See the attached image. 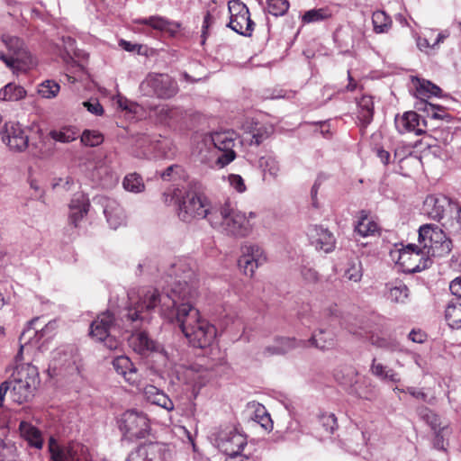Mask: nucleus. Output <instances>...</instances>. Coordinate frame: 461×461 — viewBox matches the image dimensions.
<instances>
[{
  "label": "nucleus",
  "mask_w": 461,
  "mask_h": 461,
  "mask_svg": "<svg viewBox=\"0 0 461 461\" xmlns=\"http://www.w3.org/2000/svg\"><path fill=\"white\" fill-rule=\"evenodd\" d=\"M197 283L191 263L177 259L167 272L162 291L142 290L128 310L126 321L132 330L137 329L140 322L149 321V312L158 307L160 316L176 325L190 345L199 348L211 346L216 338V328L203 318L194 306L198 297Z\"/></svg>",
  "instance_id": "f257e3e1"
},
{
  "label": "nucleus",
  "mask_w": 461,
  "mask_h": 461,
  "mask_svg": "<svg viewBox=\"0 0 461 461\" xmlns=\"http://www.w3.org/2000/svg\"><path fill=\"white\" fill-rule=\"evenodd\" d=\"M236 139L237 134L232 131L201 135L196 146L201 161L220 168L229 165L236 158L233 149Z\"/></svg>",
  "instance_id": "f03ea898"
},
{
  "label": "nucleus",
  "mask_w": 461,
  "mask_h": 461,
  "mask_svg": "<svg viewBox=\"0 0 461 461\" xmlns=\"http://www.w3.org/2000/svg\"><path fill=\"white\" fill-rule=\"evenodd\" d=\"M256 217L254 212H242L226 203L209 215V223L223 235L241 239L252 233Z\"/></svg>",
  "instance_id": "7ed1b4c3"
},
{
  "label": "nucleus",
  "mask_w": 461,
  "mask_h": 461,
  "mask_svg": "<svg viewBox=\"0 0 461 461\" xmlns=\"http://www.w3.org/2000/svg\"><path fill=\"white\" fill-rule=\"evenodd\" d=\"M6 382H9L12 400L18 404L27 402L33 398L40 384L38 368L31 364L17 365Z\"/></svg>",
  "instance_id": "20e7f679"
},
{
  "label": "nucleus",
  "mask_w": 461,
  "mask_h": 461,
  "mask_svg": "<svg viewBox=\"0 0 461 461\" xmlns=\"http://www.w3.org/2000/svg\"><path fill=\"white\" fill-rule=\"evenodd\" d=\"M1 39L9 53L6 55L0 51V59L14 74L26 72L36 65L34 59L20 38L10 34H3Z\"/></svg>",
  "instance_id": "39448f33"
},
{
  "label": "nucleus",
  "mask_w": 461,
  "mask_h": 461,
  "mask_svg": "<svg viewBox=\"0 0 461 461\" xmlns=\"http://www.w3.org/2000/svg\"><path fill=\"white\" fill-rule=\"evenodd\" d=\"M117 423L122 438L129 441L145 438L151 430L148 415L135 409L125 411L118 419Z\"/></svg>",
  "instance_id": "423d86ee"
},
{
  "label": "nucleus",
  "mask_w": 461,
  "mask_h": 461,
  "mask_svg": "<svg viewBox=\"0 0 461 461\" xmlns=\"http://www.w3.org/2000/svg\"><path fill=\"white\" fill-rule=\"evenodd\" d=\"M120 333V327L109 311L99 314L90 325V336L96 341L104 342V346L111 350L119 348L121 341L118 335Z\"/></svg>",
  "instance_id": "0eeeda50"
},
{
  "label": "nucleus",
  "mask_w": 461,
  "mask_h": 461,
  "mask_svg": "<svg viewBox=\"0 0 461 461\" xmlns=\"http://www.w3.org/2000/svg\"><path fill=\"white\" fill-rule=\"evenodd\" d=\"M391 256L409 273L420 272L431 265V256L419 244H409L391 252Z\"/></svg>",
  "instance_id": "6e6552de"
},
{
  "label": "nucleus",
  "mask_w": 461,
  "mask_h": 461,
  "mask_svg": "<svg viewBox=\"0 0 461 461\" xmlns=\"http://www.w3.org/2000/svg\"><path fill=\"white\" fill-rule=\"evenodd\" d=\"M419 243L432 257H442L452 249V242L436 225L425 224L419 230Z\"/></svg>",
  "instance_id": "1a4fd4ad"
},
{
  "label": "nucleus",
  "mask_w": 461,
  "mask_h": 461,
  "mask_svg": "<svg viewBox=\"0 0 461 461\" xmlns=\"http://www.w3.org/2000/svg\"><path fill=\"white\" fill-rule=\"evenodd\" d=\"M140 89L144 95L168 99L176 95L178 86L167 74L149 73L140 83Z\"/></svg>",
  "instance_id": "9d476101"
},
{
  "label": "nucleus",
  "mask_w": 461,
  "mask_h": 461,
  "mask_svg": "<svg viewBox=\"0 0 461 461\" xmlns=\"http://www.w3.org/2000/svg\"><path fill=\"white\" fill-rule=\"evenodd\" d=\"M213 212L211 209L208 199L194 192H188L183 197L182 202L179 204L178 216L183 221H191L194 219L207 218L209 221V215Z\"/></svg>",
  "instance_id": "9b49d317"
},
{
  "label": "nucleus",
  "mask_w": 461,
  "mask_h": 461,
  "mask_svg": "<svg viewBox=\"0 0 461 461\" xmlns=\"http://www.w3.org/2000/svg\"><path fill=\"white\" fill-rule=\"evenodd\" d=\"M39 319L32 320L28 328L23 332L20 337L21 347L17 353L15 359L16 362L23 359L24 352L29 353L30 350L38 344L39 339L47 337L50 338L57 329L56 321H50L41 330H38L37 323Z\"/></svg>",
  "instance_id": "f8f14e48"
},
{
  "label": "nucleus",
  "mask_w": 461,
  "mask_h": 461,
  "mask_svg": "<svg viewBox=\"0 0 461 461\" xmlns=\"http://www.w3.org/2000/svg\"><path fill=\"white\" fill-rule=\"evenodd\" d=\"M217 447L228 457L242 456L240 452L247 445L245 435L233 426H226L220 429L216 437Z\"/></svg>",
  "instance_id": "ddd939ff"
},
{
  "label": "nucleus",
  "mask_w": 461,
  "mask_h": 461,
  "mask_svg": "<svg viewBox=\"0 0 461 461\" xmlns=\"http://www.w3.org/2000/svg\"><path fill=\"white\" fill-rule=\"evenodd\" d=\"M230 22L228 26L243 36H250L253 32L254 23L250 19L249 8L240 0L229 2Z\"/></svg>",
  "instance_id": "4468645a"
},
{
  "label": "nucleus",
  "mask_w": 461,
  "mask_h": 461,
  "mask_svg": "<svg viewBox=\"0 0 461 461\" xmlns=\"http://www.w3.org/2000/svg\"><path fill=\"white\" fill-rule=\"evenodd\" d=\"M347 330L349 333L357 338L368 339L371 345L378 348L392 352L400 349V344L394 338L391 336L384 337L380 334L374 333L365 323H360L359 325L348 324L347 326Z\"/></svg>",
  "instance_id": "2eb2a0df"
},
{
  "label": "nucleus",
  "mask_w": 461,
  "mask_h": 461,
  "mask_svg": "<svg viewBox=\"0 0 461 461\" xmlns=\"http://www.w3.org/2000/svg\"><path fill=\"white\" fill-rule=\"evenodd\" d=\"M171 453L166 444L149 442L132 450L126 461H168Z\"/></svg>",
  "instance_id": "dca6fc26"
},
{
  "label": "nucleus",
  "mask_w": 461,
  "mask_h": 461,
  "mask_svg": "<svg viewBox=\"0 0 461 461\" xmlns=\"http://www.w3.org/2000/svg\"><path fill=\"white\" fill-rule=\"evenodd\" d=\"M266 261L265 252L258 245L245 244L241 246L238 265L246 276H252L256 269Z\"/></svg>",
  "instance_id": "f3484780"
},
{
  "label": "nucleus",
  "mask_w": 461,
  "mask_h": 461,
  "mask_svg": "<svg viewBox=\"0 0 461 461\" xmlns=\"http://www.w3.org/2000/svg\"><path fill=\"white\" fill-rule=\"evenodd\" d=\"M50 451L52 461H92L87 448L79 443L59 447L53 438H50Z\"/></svg>",
  "instance_id": "a211bd4d"
},
{
  "label": "nucleus",
  "mask_w": 461,
  "mask_h": 461,
  "mask_svg": "<svg viewBox=\"0 0 461 461\" xmlns=\"http://www.w3.org/2000/svg\"><path fill=\"white\" fill-rule=\"evenodd\" d=\"M1 136L3 142L13 151L23 152L28 148L29 136L19 122H6L1 130Z\"/></svg>",
  "instance_id": "6ab92c4d"
},
{
  "label": "nucleus",
  "mask_w": 461,
  "mask_h": 461,
  "mask_svg": "<svg viewBox=\"0 0 461 461\" xmlns=\"http://www.w3.org/2000/svg\"><path fill=\"white\" fill-rule=\"evenodd\" d=\"M450 35L447 30L437 32L435 29H426L421 34L411 31V36L416 41L417 48L428 53L430 50H437L439 44Z\"/></svg>",
  "instance_id": "aec40b11"
},
{
  "label": "nucleus",
  "mask_w": 461,
  "mask_h": 461,
  "mask_svg": "<svg viewBox=\"0 0 461 461\" xmlns=\"http://www.w3.org/2000/svg\"><path fill=\"white\" fill-rule=\"evenodd\" d=\"M307 236L317 250L330 253L335 249L336 239L328 229L318 225L311 226L308 228Z\"/></svg>",
  "instance_id": "412c9836"
},
{
  "label": "nucleus",
  "mask_w": 461,
  "mask_h": 461,
  "mask_svg": "<svg viewBox=\"0 0 461 461\" xmlns=\"http://www.w3.org/2000/svg\"><path fill=\"white\" fill-rule=\"evenodd\" d=\"M101 203L104 206V213L107 223L111 229L117 230L126 225L127 216L123 208L117 201L112 198L103 197L101 198Z\"/></svg>",
  "instance_id": "4be33fe9"
},
{
  "label": "nucleus",
  "mask_w": 461,
  "mask_h": 461,
  "mask_svg": "<svg viewBox=\"0 0 461 461\" xmlns=\"http://www.w3.org/2000/svg\"><path fill=\"white\" fill-rule=\"evenodd\" d=\"M113 366L116 373L123 377L126 383L132 386H140V375L138 369L128 357L123 355L116 357L113 360Z\"/></svg>",
  "instance_id": "5701e85b"
},
{
  "label": "nucleus",
  "mask_w": 461,
  "mask_h": 461,
  "mask_svg": "<svg viewBox=\"0 0 461 461\" xmlns=\"http://www.w3.org/2000/svg\"><path fill=\"white\" fill-rule=\"evenodd\" d=\"M394 122L398 132L401 134L414 132L416 135H420L425 131L420 115L412 111L405 112L402 116H396Z\"/></svg>",
  "instance_id": "b1692460"
},
{
  "label": "nucleus",
  "mask_w": 461,
  "mask_h": 461,
  "mask_svg": "<svg viewBox=\"0 0 461 461\" xmlns=\"http://www.w3.org/2000/svg\"><path fill=\"white\" fill-rule=\"evenodd\" d=\"M449 205L447 197L442 194H431L427 196L423 203V212L433 220L439 221L443 218L447 207Z\"/></svg>",
  "instance_id": "393cba45"
},
{
  "label": "nucleus",
  "mask_w": 461,
  "mask_h": 461,
  "mask_svg": "<svg viewBox=\"0 0 461 461\" xmlns=\"http://www.w3.org/2000/svg\"><path fill=\"white\" fill-rule=\"evenodd\" d=\"M243 140L250 145H259L272 133V128L258 122H247Z\"/></svg>",
  "instance_id": "a878e982"
},
{
  "label": "nucleus",
  "mask_w": 461,
  "mask_h": 461,
  "mask_svg": "<svg viewBox=\"0 0 461 461\" xmlns=\"http://www.w3.org/2000/svg\"><path fill=\"white\" fill-rule=\"evenodd\" d=\"M145 400L151 404L158 405L167 411L174 410L175 406L172 400L164 393L152 384H147L142 389Z\"/></svg>",
  "instance_id": "bb28decb"
},
{
  "label": "nucleus",
  "mask_w": 461,
  "mask_h": 461,
  "mask_svg": "<svg viewBox=\"0 0 461 461\" xmlns=\"http://www.w3.org/2000/svg\"><path fill=\"white\" fill-rule=\"evenodd\" d=\"M302 341H298L294 338L276 337L271 345L265 347L262 353L265 357L284 355L299 347Z\"/></svg>",
  "instance_id": "cd10ccee"
},
{
  "label": "nucleus",
  "mask_w": 461,
  "mask_h": 461,
  "mask_svg": "<svg viewBox=\"0 0 461 461\" xmlns=\"http://www.w3.org/2000/svg\"><path fill=\"white\" fill-rule=\"evenodd\" d=\"M89 200L84 194H74L69 203V221L75 227L86 215L89 208Z\"/></svg>",
  "instance_id": "c85d7f7f"
},
{
  "label": "nucleus",
  "mask_w": 461,
  "mask_h": 461,
  "mask_svg": "<svg viewBox=\"0 0 461 461\" xmlns=\"http://www.w3.org/2000/svg\"><path fill=\"white\" fill-rule=\"evenodd\" d=\"M129 345L140 355H147L157 350V344L144 331L132 333L129 338Z\"/></svg>",
  "instance_id": "c756f323"
},
{
  "label": "nucleus",
  "mask_w": 461,
  "mask_h": 461,
  "mask_svg": "<svg viewBox=\"0 0 461 461\" xmlns=\"http://www.w3.org/2000/svg\"><path fill=\"white\" fill-rule=\"evenodd\" d=\"M133 23L148 25L154 30L166 32L170 34H174L178 29V25L176 23L170 22L158 15L149 16L148 18H137L133 20Z\"/></svg>",
  "instance_id": "7c9ffc66"
},
{
  "label": "nucleus",
  "mask_w": 461,
  "mask_h": 461,
  "mask_svg": "<svg viewBox=\"0 0 461 461\" xmlns=\"http://www.w3.org/2000/svg\"><path fill=\"white\" fill-rule=\"evenodd\" d=\"M248 411H249V418L258 423L266 430H271L273 429L270 414L263 404L256 402H249L248 403Z\"/></svg>",
  "instance_id": "2f4dec72"
},
{
  "label": "nucleus",
  "mask_w": 461,
  "mask_h": 461,
  "mask_svg": "<svg viewBox=\"0 0 461 461\" xmlns=\"http://www.w3.org/2000/svg\"><path fill=\"white\" fill-rule=\"evenodd\" d=\"M308 344L321 350L328 349L334 345L333 333L327 329L320 328L312 333Z\"/></svg>",
  "instance_id": "473e14b6"
},
{
  "label": "nucleus",
  "mask_w": 461,
  "mask_h": 461,
  "mask_svg": "<svg viewBox=\"0 0 461 461\" xmlns=\"http://www.w3.org/2000/svg\"><path fill=\"white\" fill-rule=\"evenodd\" d=\"M357 119L362 127H366L373 120L374 102L370 95H363L357 102Z\"/></svg>",
  "instance_id": "72a5a7b5"
},
{
  "label": "nucleus",
  "mask_w": 461,
  "mask_h": 461,
  "mask_svg": "<svg viewBox=\"0 0 461 461\" xmlns=\"http://www.w3.org/2000/svg\"><path fill=\"white\" fill-rule=\"evenodd\" d=\"M378 230L377 223L365 211H362L355 225V231L362 237H368L375 235Z\"/></svg>",
  "instance_id": "f704fd0d"
},
{
  "label": "nucleus",
  "mask_w": 461,
  "mask_h": 461,
  "mask_svg": "<svg viewBox=\"0 0 461 461\" xmlns=\"http://www.w3.org/2000/svg\"><path fill=\"white\" fill-rule=\"evenodd\" d=\"M21 435L28 441V443L38 449H41L43 445V440L41 432L32 424L22 421L19 427Z\"/></svg>",
  "instance_id": "c9c22d12"
},
{
  "label": "nucleus",
  "mask_w": 461,
  "mask_h": 461,
  "mask_svg": "<svg viewBox=\"0 0 461 461\" xmlns=\"http://www.w3.org/2000/svg\"><path fill=\"white\" fill-rule=\"evenodd\" d=\"M409 296V289L402 281L387 285L386 297L392 303H404Z\"/></svg>",
  "instance_id": "e433bc0d"
},
{
  "label": "nucleus",
  "mask_w": 461,
  "mask_h": 461,
  "mask_svg": "<svg viewBox=\"0 0 461 461\" xmlns=\"http://www.w3.org/2000/svg\"><path fill=\"white\" fill-rule=\"evenodd\" d=\"M445 319L452 329H461V300L452 301L447 305Z\"/></svg>",
  "instance_id": "4c0bfd02"
},
{
  "label": "nucleus",
  "mask_w": 461,
  "mask_h": 461,
  "mask_svg": "<svg viewBox=\"0 0 461 461\" xmlns=\"http://www.w3.org/2000/svg\"><path fill=\"white\" fill-rule=\"evenodd\" d=\"M334 378L343 386H352L357 383V372L351 366H339L334 371Z\"/></svg>",
  "instance_id": "58836bf2"
},
{
  "label": "nucleus",
  "mask_w": 461,
  "mask_h": 461,
  "mask_svg": "<svg viewBox=\"0 0 461 461\" xmlns=\"http://www.w3.org/2000/svg\"><path fill=\"white\" fill-rule=\"evenodd\" d=\"M26 96L25 89L14 83H9L0 89V100L16 102Z\"/></svg>",
  "instance_id": "ea45409f"
},
{
  "label": "nucleus",
  "mask_w": 461,
  "mask_h": 461,
  "mask_svg": "<svg viewBox=\"0 0 461 461\" xmlns=\"http://www.w3.org/2000/svg\"><path fill=\"white\" fill-rule=\"evenodd\" d=\"M374 32L375 33H386L392 27V19L384 11H375L372 15Z\"/></svg>",
  "instance_id": "a19ab883"
},
{
  "label": "nucleus",
  "mask_w": 461,
  "mask_h": 461,
  "mask_svg": "<svg viewBox=\"0 0 461 461\" xmlns=\"http://www.w3.org/2000/svg\"><path fill=\"white\" fill-rule=\"evenodd\" d=\"M331 15L332 13L328 7L311 9L303 14L302 22L303 23H318L330 18Z\"/></svg>",
  "instance_id": "79ce46f5"
},
{
  "label": "nucleus",
  "mask_w": 461,
  "mask_h": 461,
  "mask_svg": "<svg viewBox=\"0 0 461 461\" xmlns=\"http://www.w3.org/2000/svg\"><path fill=\"white\" fill-rule=\"evenodd\" d=\"M200 377V375L191 367H180L177 370L178 380L194 387L202 386Z\"/></svg>",
  "instance_id": "37998d69"
},
{
  "label": "nucleus",
  "mask_w": 461,
  "mask_h": 461,
  "mask_svg": "<svg viewBox=\"0 0 461 461\" xmlns=\"http://www.w3.org/2000/svg\"><path fill=\"white\" fill-rule=\"evenodd\" d=\"M122 185L126 191L135 194L141 193L145 189L141 176L136 173L126 175Z\"/></svg>",
  "instance_id": "c03bdc74"
},
{
  "label": "nucleus",
  "mask_w": 461,
  "mask_h": 461,
  "mask_svg": "<svg viewBox=\"0 0 461 461\" xmlns=\"http://www.w3.org/2000/svg\"><path fill=\"white\" fill-rule=\"evenodd\" d=\"M258 166L264 174H269L273 177L278 176L280 167L277 160L271 155L262 156L258 160Z\"/></svg>",
  "instance_id": "a18cd8bd"
},
{
  "label": "nucleus",
  "mask_w": 461,
  "mask_h": 461,
  "mask_svg": "<svg viewBox=\"0 0 461 461\" xmlns=\"http://www.w3.org/2000/svg\"><path fill=\"white\" fill-rule=\"evenodd\" d=\"M104 140V135L95 130H85L81 135V142L87 147H97Z\"/></svg>",
  "instance_id": "49530a36"
},
{
  "label": "nucleus",
  "mask_w": 461,
  "mask_h": 461,
  "mask_svg": "<svg viewBox=\"0 0 461 461\" xmlns=\"http://www.w3.org/2000/svg\"><path fill=\"white\" fill-rule=\"evenodd\" d=\"M161 120L169 123L170 122H178L183 118L184 113L177 107H170L168 105L162 106L158 112Z\"/></svg>",
  "instance_id": "de8ad7c7"
},
{
  "label": "nucleus",
  "mask_w": 461,
  "mask_h": 461,
  "mask_svg": "<svg viewBox=\"0 0 461 461\" xmlns=\"http://www.w3.org/2000/svg\"><path fill=\"white\" fill-rule=\"evenodd\" d=\"M344 276L350 281L359 282L362 278V266L358 259L351 260L348 263Z\"/></svg>",
  "instance_id": "09e8293b"
},
{
  "label": "nucleus",
  "mask_w": 461,
  "mask_h": 461,
  "mask_svg": "<svg viewBox=\"0 0 461 461\" xmlns=\"http://www.w3.org/2000/svg\"><path fill=\"white\" fill-rule=\"evenodd\" d=\"M59 85L53 80H46L38 87V94L43 98H53L59 92Z\"/></svg>",
  "instance_id": "8fccbe9b"
},
{
  "label": "nucleus",
  "mask_w": 461,
  "mask_h": 461,
  "mask_svg": "<svg viewBox=\"0 0 461 461\" xmlns=\"http://www.w3.org/2000/svg\"><path fill=\"white\" fill-rule=\"evenodd\" d=\"M267 12L274 16H283L289 9L288 0H267Z\"/></svg>",
  "instance_id": "3c124183"
},
{
  "label": "nucleus",
  "mask_w": 461,
  "mask_h": 461,
  "mask_svg": "<svg viewBox=\"0 0 461 461\" xmlns=\"http://www.w3.org/2000/svg\"><path fill=\"white\" fill-rule=\"evenodd\" d=\"M50 134L54 140L62 143L71 142L77 137V131L71 128H63L59 131H51Z\"/></svg>",
  "instance_id": "603ef678"
},
{
  "label": "nucleus",
  "mask_w": 461,
  "mask_h": 461,
  "mask_svg": "<svg viewBox=\"0 0 461 461\" xmlns=\"http://www.w3.org/2000/svg\"><path fill=\"white\" fill-rule=\"evenodd\" d=\"M52 365L55 369L73 368L75 360L72 358L71 354L68 356L66 352L61 353V351H58L56 352Z\"/></svg>",
  "instance_id": "864d4df0"
},
{
  "label": "nucleus",
  "mask_w": 461,
  "mask_h": 461,
  "mask_svg": "<svg viewBox=\"0 0 461 461\" xmlns=\"http://www.w3.org/2000/svg\"><path fill=\"white\" fill-rule=\"evenodd\" d=\"M417 90L420 95L426 97L439 96L441 94V89L438 86L426 80L419 81Z\"/></svg>",
  "instance_id": "5fc2aeb1"
},
{
  "label": "nucleus",
  "mask_w": 461,
  "mask_h": 461,
  "mask_svg": "<svg viewBox=\"0 0 461 461\" xmlns=\"http://www.w3.org/2000/svg\"><path fill=\"white\" fill-rule=\"evenodd\" d=\"M450 434V429L445 425L435 431L434 447L438 450H446L447 441L446 438Z\"/></svg>",
  "instance_id": "6e6d98bb"
},
{
  "label": "nucleus",
  "mask_w": 461,
  "mask_h": 461,
  "mask_svg": "<svg viewBox=\"0 0 461 461\" xmlns=\"http://www.w3.org/2000/svg\"><path fill=\"white\" fill-rule=\"evenodd\" d=\"M419 415L426 419L427 422L435 431H437L440 428L438 416L430 410H429L428 408L421 407L420 409H419Z\"/></svg>",
  "instance_id": "4d7b16f0"
},
{
  "label": "nucleus",
  "mask_w": 461,
  "mask_h": 461,
  "mask_svg": "<svg viewBox=\"0 0 461 461\" xmlns=\"http://www.w3.org/2000/svg\"><path fill=\"white\" fill-rule=\"evenodd\" d=\"M340 317V311L336 303H329L321 313V321H333Z\"/></svg>",
  "instance_id": "13d9d810"
},
{
  "label": "nucleus",
  "mask_w": 461,
  "mask_h": 461,
  "mask_svg": "<svg viewBox=\"0 0 461 461\" xmlns=\"http://www.w3.org/2000/svg\"><path fill=\"white\" fill-rule=\"evenodd\" d=\"M320 421L325 431L331 434L337 428V419L333 413L323 414L320 418Z\"/></svg>",
  "instance_id": "bf43d9fd"
},
{
  "label": "nucleus",
  "mask_w": 461,
  "mask_h": 461,
  "mask_svg": "<svg viewBox=\"0 0 461 461\" xmlns=\"http://www.w3.org/2000/svg\"><path fill=\"white\" fill-rule=\"evenodd\" d=\"M228 181L230 185L238 193H244L247 189L244 179L240 175H229Z\"/></svg>",
  "instance_id": "052dcab7"
},
{
  "label": "nucleus",
  "mask_w": 461,
  "mask_h": 461,
  "mask_svg": "<svg viewBox=\"0 0 461 461\" xmlns=\"http://www.w3.org/2000/svg\"><path fill=\"white\" fill-rule=\"evenodd\" d=\"M63 43L65 48V54L62 56L65 61L68 59H72V55H77L76 48H75V41L70 38H63Z\"/></svg>",
  "instance_id": "680f3d73"
},
{
  "label": "nucleus",
  "mask_w": 461,
  "mask_h": 461,
  "mask_svg": "<svg viewBox=\"0 0 461 461\" xmlns=\"http://www.w3.org/2000/svg\"><path fill=\"white\" fill-rule=\"evenodd\" d=\"M83 105L87 109L89 113L95 115H102L104 113V108L97 99L86 101L83 103Z\"/></svg>",
  "instance_id": "e2e57ef3"
},
{
  "label": "nucleus",
  "mask_w": 461,
  "mask_h": 461,
  "mask_svg": "<svg viewBox=\"0 0 461 461\" xmlns=\"http://www.w3.org/2000/svg\"><path fill=\"white\" fill-rule=\"evenodd\" d=\"M387 369L388 368L385 366L376 362L375 358L373 359L370 370L375 376L382 379Z\"/></svg>",
  "instance_id": "0e129e2a"
},
{
  "label": "nucleus",
  "mask_w": 461,
  "mask_h": 461,
  "mask_svg": "<svg viewBox=\"0 0 461 461\" xmlns=\"http://www.w3.org/2000/svg\"><path fill=\"white\" fill-rule=\"evenodd\" d=\"M394 392H401V393H410L411 396L417 398V399H420V400H423L425 401L426 398H427V395L424 392H422L421 390L420 389H417L415 387H407L405 390L403 389H400L398 387H395L393 389Z\"/></svg>",
  "instance_id": "69168bd1"
},
{
  "label": "nucleus",
  "mask_w": 461,
  "mask_h": 461,
  "mask_svg": "<svg viewBox=\"0 0 461 461\" xmlns=\"http://www.w3.org/2000/svg\"><path fill=\"white\" fill-rule=\"evenodd\" d=\"M451 293L461 298V276L456 277L449 285Z\"/></svg>",
  "instance_id": "338daca9"
},
{
  "label": "nucleus",
  "mask_w": 461,
  "mask_h": 461,
  "mask_svg": "<svg viewBox=\"0 0 461 461\" xmlns=\"http://www.w3.org/2000/svg\"><path fill=\"white\" fill-rule=\"evenodd\" d=\"M7 284L0 282V309L8 303Z\"/></svg>",
  "instance_id": "774afa93"
}]
</instances>
